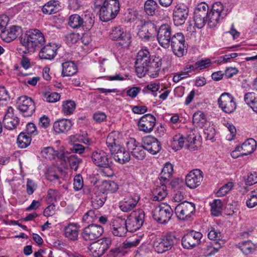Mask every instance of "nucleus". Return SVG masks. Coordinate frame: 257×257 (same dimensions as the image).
<instances>
[{
	"mask_svg": "<svg viewBox=\"0 0 257 257\" xmlns=\"http://www.w3.org/2000/svg\"><path fill=\"white\" fill-rule=\"evenodd\" d=\"M22 29L21 27L17 26H13L9 29L2 30L1 37L3 40L9 43L15 40L18 36L21 34Z\"/></svg>",
	"mask_w": 257,
	"mask_h": 257,
	"instance_id": "bb28decb",
	"label": "nucleus"
},
{
	"mask_svg": "<svg viewBox=\"0 0 257 257\" xmlns=\"http://www.w3.org/2000/svg\"><path fill=\"white\" fill-rule=\"evenodd\" d=\"M244 100L253 111L257 113V95L254 93H246L244 96Z\"/></svg>",
	"mask_w": 257,
	"mask_h": 257,
	"instance_id": "a19ab883",
	"label": "nucleus"
},
{
	"mask_svg": "<svg viewBox=\"0 0 257 257\" xmlns=\"http://www.w3.org/2000/svg\"><path fill=\"white\" fill-rule=\"evenodd\" d=\"M154 58L153 56H151L148 49H142L138 52L135 62L136 72L138 77H142L145 72V67Z\"/></svg>",
	"mask_w": 257,
	"mask_h": 257,
	"instance_id": "1a4fd4ad",
	"label": "nucleus"
},
{
	"mask_svg": "<svg viewBox=\"0 0 257 257\" xmlns=\"http://www.w3.org/2000/svg\"><path fill=\"white\" fill-rule=\"evenodd\" d=\"M60 9L61 6L58 1H50L43 6L42 10L44 14L51 15L56 13Z\"/></svg>",
	"mask_w": 257,
	"mask_h": 257,
	"instance_id": "473e14b6",
	"label": "nucleus"
},
{
	"mask_svg": "<svg viewBox=\"0 0 257 257\" xmlns=\"http://www.w3.org/2000/svg\"><path fill=\"white\" fill-rule=\"evenodd\" d=\"M145 217V212L142 209L131 213L125 220L128 231L133 232L139 229L144 224Z\"/></svg>",
	"mask_w": 257,
	"mask_h": 257,
	"instance_id": "0eeeda50",
	"label": "nucleus"
},
{
	"mask_svg": "<svg viewBox=\"0 0 257 257\" xmlns=\"http://www.w3.org/2000/svg\"><path fill=\"white\" fill-rule=\"evenodd\" d=\"M195 212V204L186 201L179 203L175 209L177 217L179 219L182 220H189Z\"/></svg>",
	"mask_w": 257,
	"mask_h": 257,
	"instance_id": "9d476101",
	"label": "nucleus"
},
{
	"mask_svg": "<svg viewBox=\"0 0 257 257\" xmlns=\"http://www.w3.org/2000/svg\"><path fill=\"white\" fill-rule=\"evenodd\" d=\"M109 38L112 41H118L121 48L127 47L131 43V35L124 31L120 26L114 27L109 32Z\"/></svg>",
	"mask_w": 257,
	"mask_h": 257,
	"instance_id": "423d86ee",
	"label": "nucleus"
},
{
	"mask_svg": "<svg viewBox=\"0 0 257 257\" xmlns=\"http://www.w3.org/2000/svg\"><path fill=\"white\" fill-rule=\"evenodd\" d=\"M51 170H53L54 172H52L51 170L49 171L47 175L48 179L51 181L58 180L62 175L63 170L59 167H54L52 168Z\"/></svg>",
	"mask_w": 257,
	"mask_h": 257,
	"instance_id": "13d9d810",
	"label": "nucleus"
},
{
	"mask_svg": "<svg viewBox=\"0 0 257 257\" xmlns=\"http://www.w3.org/2000/svg\"><path fill=\"white\" fill-rule=\"evenodd\" d=\"M202 237L201 232L191 230L182 237V245L184 248H192L200 243Z\"/></svg>",
	"mask_w": 257,
	"mask_h": 257,
	"instance_id": "dca6fc26",
	"label": "nucleus"
},
{
	"mask_svg": "<svg viewBox=\"0 0 257 257\" xmlns=\"http://www.w3.org/2000/svg\"><path fill=\"white\" fill-rule=\"evenodd\" d=\"M127 231L128 230L127 229L125 219L119 218L114 220L111 229V232L113 235L123 237L125 236Z\"/></svg>",
	"mask_w": 257,
	"mask_h": 257,
	"instance_id": "cd10ccee",
	"label": "nucleus"
},
{
	"mask_svg": "<svg viewBox=\"0 0 257 257\" xmlns=\"http://www.w3.org/2000/svg\"><path fill=\"white\" fill-rule=\"evenodd\" d=\"M74 189L76 191L82 189L84 187L83 179L80 174L76 175L73 179Z\"/></svg>",
	"mask_w": 257,
	"mask_h": 257,
	"instance_id": "680f3d73",
	"label": "nucleus"
},
{
	"mask_svg": "<svg viewBox=\"0 0 257 257\" xmlns=\"http://www.w3.org/2000/svg\"><path fill=\"white\" fill-rule=\"evenodd\" d=\"M98 215V211H97V209L89 210L84 214L82 218V220L87 223H90L97 219Z\"/></svg>",
	"mask_w": 257,
	"mask_h": 257,
	"instance_id": "6e6d98bb",
	"label": "nucleus"
},
{
	"mask_svg": "<svg viewBox=\"0 0 257 257\" xmlns=\"http://www.w3.org/2000/svg\"><path fill=\"white\" fill-rule=\"evenodd\" d=\"M246 185L251 186L257 183V173L253 172L249 173L247 176V178L244 179Z\"/></svg>",
	"mask_w": 257,
	"mask_h": 257,
	"instance_id": "69168bd1",
	"label": "nucleus"
},
{
	"mask_svg": "<svg viewBox=\"0 0 257 257\" xmlns=\"http://www.w3.org/2000/svg\"><path fill=\"white\" fill-rule=\"evenodd\" d=\"M72 126V123L70 119L63 118L54 122L53 129L57 134L66 133L71 129Z\"/></svg>",
	"mask_w": 257,
	"mask_h": 257,
	"instance_id": "c756f323",
	"label": "nucleus"
},
{
	"mask_svg": "<svg viewBox=\"0 0 257 257\" xmlns=\"http://www.w3.org/2000/svg\"><path fill=\"white\" fill-rule=\"evenodd\" d=\"M161 186H158L153 191V200L161 201H162L167 195L166 184L164 182H161Z\"/></svg>",
	"mask_w": 257,
	"mask_h": 257,
	"instance_id": "c9c22d12",
	"label": "nucleus"
},
{
	"mask_svg": "<svg viewBox=\"0 0 257 257\" xmlns=\"http://www.w3.org/2000/svg\"><path fill=\"white\" fill-rule=\"evenodd\" d=\"M241 151L245 156L252 153L256 147V141L252 139H248L240 146Z\"/></svg>",
	"mask_w": 257,
	"mask_h": 257,
	"instance_id": "f704fd0d",
	"label": "nucleus"
},
{
	"mask_svg": "<svg viewBox=\"0 0 257 257\" xmlns=\"http://www.w3.org/2000/svg\"><path fill=\"white\" fill-rule=\"evenodd\" d=\"M31 137L25 133H21L17 138V144L19 148L24 149L30 145Z\"/></svg>",
	"mask_w": 257,
	"mask_h": 257,
	"instance_id": "37998d69",
	"label": "nucleus"
},
{
	"mask_svg": "<svg viewBox=\"0 0 257 257\" xmlns=\"http://www.w3.org/2000/svg\"><path fill=\"white\" fill-rule=\"evenodd\" d=\"M76 108V104L73 100H69L63 101L62 111L65 115H71Z\"/></svg>",
	"mask_w": 257,
	"mask_h": 257,
	"instance_id": "de8ad7c7",
	"label": "nucleus"
},
{
	"mask_svg": "<svg viewBox=\"0 0 257 257\" xmlns=\"http://www.w3.org/2000/svg\"><path fill=\"white\" fill-rule=\"evenodd\" d=\"M91 157L93 163L99 167H107L108 162H110L107 154L101 150L94 151L92 153Z\"/></svg>",
	"mask_w": 257,
	"mask_h": 257,
	"instance_id": "a878e982",
	"label": "nucleus"
},
{
	"mask_svg": "<svg viewBox=\"0 0 257 257\" xmlns=\"http://www.w3.org/2000/svg\"><path fill=\"white\" fill-rule=\"evenodd\" d=\"M96 242L99 244V246L105 252L111 244V239L108 237H104L98 240Z\"/></svg>",
	"mask_w": 257,
	"mask_h": 257,
	"instance_id": "0e129e2a",
	"label": "nucleus"
},
{
	"mask_svg": "<svg viewBox=\"0 0 257 257\" xmlns=\"http://www.w3.org/2000/svg\"><path fill=\"white\" fill-rule=\"evenodd\" d=\"M233 184L232 182H228L223 185L216 192L218 197H222L226 195L232 188Z\"/></svg>",
	"mask_w": 257,
	"mask_h": 257,
	"instance_id": "e2e57ef3",
	"label": "nucleus"
},
{
	"mask_svg": "<svg viewBox=\"0 0 257 257\" xmlns=\"http://www.w3.org/2000/svg\"><path fill=\"white\" fill-rule=\"evenodd\" d=\"M189 14V8L183 3L177 4L173 11V21L176 26L184 24Z\"/></svg>",
	"mask_w": 257,
	"mask_h": 257,
	"instance_id": "f3484780",
	"label": "nucleus"
},
{
	"mask_svg": "<svg viewBox=\"0 0 257 257\" xmlns=\"http://www.w3.org/2000/svg\"><path fill=\"white\" fill-rule=\"evenodd\" d=\"M156 123V117L153 115L149 113L142 116L138 124L140 131L149 133L152 132Z\"/></svg>",
	"mask_w": 257,
	"mask_h": 257,
	"instance_id": "5701e85b",
	"label": "nucleus"
},
{
	"mask_svg": "<svg viewBox=\"0 0 257 257\" xmlns=\"http://www.w3.org/2000/svg\"><path fill=\"white\" fill-rule=\"evenodd\" d=\"M94 5L99 9L100 20L105 22L114 19L120 10L118 0H95Z\"/></svg>",
	"mask_w": 257,
	"mask_h": 257,
	"instance_id": "f03ea898",
	"label": "nucleus"
},
{
	"mask_svg": "<svg viewBox=\"0 0 257 257\" xmlns=\"http://www.w3.org/2000/svg\"><path fill=\"white\" fill-rule=\"evenodd\" d=\"M21 43L25 47V53L40 50L44 45L46 40L44 34L37 29L27 31L24 37L21 38Z\"/></svg>",
	"mask_w": 257,
	"mask_h": 257,
	"instance_id": "f257e3e1",
	"label": "nucleus"
},
{
	"mask_svg": "<svg viewBox=\"0 0 257 257\" xmlns=\"http://www.w3.org/2000/svg\"><path fill=\"white\" fill-rule=\"evenodd\" d=\"M103 232V228L97 224H91L82 230L81 236L85 241H92L98 238Z\"/></svg>",
	"mask_w": 257,
	"mask_h": 257,
	"instance_id": "4468645a",
	"label": "nucleus"
},
{
	"mask_svg": "<svg viewBox=\"0 0 257 257\" xmlns=\"http://www.w3.org/2000/svg\"><path fill=\"white\" fill-rule=\"evenodd\" d=\"M158 8L157 3L154 0H147L144 5V10L148 15L153 16Z\"/></svg>",
	"mask_w": 257,
	"mask_h": 257,
	"instance_id": "a18cd8bd",
	"label": "nucleus"
},
{
	"mask_svg": "<svg viewBox=\"0 0 257 257\" xmlns=\"http://www.w3.org/2000/svg\"><path fill=\"white\" fill-rule=\"evenodd\" d=\"M139 200L140 197L137 195L125 198L119 202V207L123 212L131 211L136 206Z\"/></svg>",
	"mask_w": 257,
	"mask_h": 257,
	"instance_id": "c85d7f7f",
	"label": "nucleus"
},
{
	"mask_svg": "<svg viewBox=\"0 0 257 257\" xmlns=\"http://www.w3.org/2000/svg\"><path fill=\"white\" fill-rule=\"evenodd\" d=\"M42 156L46 159H51L56 156L59 159V155L62 154L58 151H55L52 147H48L44 148L41 152Z\"/></svg>",
	"mask_w": 257,
	"mask_h": 257,
	"instance_id": "864d4df0",
	"label": "nucleus"
},
{
	"mask_svg": "<svg viewBox=\"0 0 257 257\" xmlns=\"http://www.w3.org/2000/svg\"><path fill=\"white\" fill-rule=\"evenodd\" d=\"M102 188L103 191L112 193L117 190L118 185L114 181H105L102 182Z\"/></svg>",
	"mask_w": 257,
	"mask_h": 257,
	"instance_id": "4d7b16f0",
	"label": "nucleus"
},
{
	"mask_svg": "<svg viewBox=\"0 0 257 257\" xmlns=\"http://www.w3.org/2000/svg\"><path fill=\"white\" fill-rule=\"evenodd\" d=\"M202 180V172L199 169H195L186 175L185 183L187 186L194 189L200 185Z\"/></svg>",
	"mask_w": 257,
	"mask_h": 257,
	"instance_id": "b1692460",
	"label": "nucleus"
},
{
	"mask_svg": "<svg viewBox=\"0 0 257 257\" xmlns=\"http://www.w3.org/2000/svg\"><path fill=\"white\" fill-rule=\"evenodd\" d=\"M157 31L156 26L151 22H146L139 28L138 35L144 42H148Z\"/></svg>",
	"mask_w": 257,
	"mask_h": 257,
	"instance_id": "a211bd4d",
	"label": "nucleus"
},
{
	"mask_svg": "<svg viewBox=\"0 0 257 257\" xmlns=\"http://www.w3.org/2000/svg\"><path fill=\"white\" fill-rule=\"evenodd\" d=\"M17 108L25 117L31 116L35 112L36 107L33 99L27 96L19 97Z\"/></svg>",
	"mask_w": 257,
	"mask_h": 257,
	"instance_id": "f8f14e48",
	"label": "nucleus"
},
{
	"mask_svg": "<svg viewBox=\"0 0 257 257\" xmlns=\"http://www.w3.org/2000/svg\"><path fill=\"white\" fill-rule=\"evenodd\" d=\"M209 7L205 3L197 5L194 12V21L198 29L203 28L207 23Z\"/></svg>",
	"mask_w": 257,
	"mask_h": 257,
	"instance_id": "9b49d317",
	"label": "nucleus"
},
{
	"mask_svg": "<svg viewBox=\"0 0 257 257\" xmlns=\"http://www.w3.org/2000/svg\"><path fill=\"white\" fill-rule=\"evenodd\" d=\"M196 137L193 133V131H188L187 137L185 138L186 142L189 143L187 144L186 146L188 149L194 151L197 149Z\"/></svg>",
	"mask_w": 257,
	"mask_h": 257,
	"instance_id": "c03bdc74",
	"label": "nucleus"
},
{
	"mask_svg": "<svg viewBox=\"0 0 257 257\" xmlns=\"http://www.w3.org/2000/svg\"><path fill=\"white\" fill-rule=\"evenodd\" d=\"M64 233L66 237L71 240H76L78 238V228L74 224L70 223L64 228Z\"/></svg>",
	"mask_w": 257,
	"mask_h": 257,
	"instance_id": "4c0bfd02",
	"label": "nucleus"
},
{
	"mask_svg": "<svg viewBox=\"0 0 257 257\" xmlns=\"http://www.w3.org/2000/svg\"><path fill=\"white\" fill-rule=\"evenodd\" d=\"M225 17V15L222 14V15L218 13H216L212 11H208L207 22L210 28H214L216 26L220 20H222Z\"/></svg>",
	"mask_w": 257,
	"mask_h": 257,
	"instance_id": "ea45409f",
	"label": "nucleus"
},
{
	"mask_svg": "<svg viewBox=\"0 0 257 257\" xmlns=\"http://www.w3.org/2000/svg\"><path fill=\"white\" fill-rule=\"evenodd\" d=\"M143 147L149 153L152 155L158 153L162 149L161 142L152 136H147L142 139Z\"/></svg>",
	"mask_w": 257,
	"mask_h": 257,
	"instance_id": "6ab92c4d",
	"label": "nucleus"
},
{
	"mask_svg": "<svg viewBox=\"0 0 257 257\" xmlns=\"http://www.w3.org/2000/svg\"><path fill=\"white\" fill-rule=\"evenodd\" d=\"M210 206L212 214L215 216H218L222 210V204L221 200L214 199L210 204Z\"/></svg>",
	"mask_w": 257,
	"mask_h": 257,
	"instance_id": "3c124183",
	"label": "nucleus"
},
{
	"mask_svg": "<svg viewBox=\"0 0 257 257\" xmlns=\"http://www.w3.org/2000/svg\"><path fill=\"white\" fill-rule=\"evenodd\" d=\"M168 184H170L172 187V188L176 189L183 190V188L184 186V183L182 179L179 178H176L171 180Z\"/></svg>",
	"mask_w": 257,
	"mask_h": 257,
	"instance_id": "774afa93",
	"label": "nucleus"
},
{
	"mask_svg": "<svg viewBox=\"0 0 257 257\" xmlns=\"http://www.w3.org/2000/svg\"><path fill=\"white\" fill-rule=\"evenodd\" d=\"M193 123L196 127H202L206 124L207 120L204 113L197 111L193 115Z\"/></svg>",
	"mask_w": 257,
	"mask_h": 257,
	"instance_id": "79ce46f5",
	"label": "nucleus"
},
{
	"mask_svg": "<svg viewBox=\"0 0 257 257\" xmlns=\"http://www.w3.org/2000/svg\"><path fill=\"white\" fill-rule=\"evenodd\" d=\"M127 148L129 152H131L132 155L135 158L139 160H143L145 156V149L143 144L140 145L138 142L134 138H131L126 143Z\"/></svg>",
	"mask_w": 257,
	"mask_h": 257,
	"instance_id": "412c9836",
	"label": "nucleus"
},
{
	"mask_svg": "<svg viewBox=\"0 0 257 257\" xmlns=\"http://www.w3.org/2000/svg\"><path fill=\"white\" fill-rule=\"evenodd\" d=\"M106 199L104 193L98 191L91 197V204L95 209H97L103 206Z\"/></svg>",
	"mask_w": 257,
	"mask_h": 257,
	"instance_id": "72a5a7b5",
	"label": "nucleus"
},
{
	"mask_svg": "<svg viewBox=\"0 0 257 257\" xmlns=\"http://www.w3.org/2000/svg\"><path fill=\"white\" fill-rule=\"evenodd\" d=\"M39 53V56L41 59L51 60L56 55L57 46L53 43H49L47 45L43 46Z\"/></svg>",
	"mask_w": 257,
	"mask_h": 257,
	"instance_id": "393cba45",
	"label": "nucleus"
},
{
	"mask_svg": "<svg viewBox=\"0 0 257 257\" xmlns=\"http://www.w3.org/2000/svg\"><path fill=\"white\" fill-rule=\"evenodd\" d=\"M162 62V59L159 57H154L146 67L142 77L148 74L152 78H155L158 76L161 70Z\"/></svg>",
	"mask_w": 257,
	"mask_h": 257,
	"instance_id": "4be33fe9",
	"label": "nucleus"
},
{
	"mask_svg": "<svg viewBox=\"0 0 257 257\" xmlns=\"http://www.w3.org/2000/svg\"><path fill=\"white\" fill-rule=\"evenodd\" d=\"M218 103L222 111L227 113L233 112L236 107L234 98L229 93H222L218 99Z\"/></svg>",
	"mask_w": 257,
	"mask_h": 257,
	"instance_id": "2eb2a0df",
	"label": "nucleus"
},
{
	"mask_svg": "<svg viewBox=\"0 0 257 257\" xmlns=\"http://www.w3.org/2000/svg\"><path fill=\"white\" fill-rule=\"evenodd\" d=\"M179 240L180 238L175 232H169L154 241V248L157 252L162 253L170 250Z\"/></svg>",
	"mask_w": 257,
	"mask_h": 257,
	"instance_id": "20e7f679",
	"label": "nucleus"
},
{
	"mask_svg": "<svg viewBox=\"0 0 257 257\" xmlns=\"http://www.w3.org/2000/svg\"><path fill=\"white\" fill-rule=\"evenodd\" d=\"M116 141L113 134L110 133L106 138V144L114 160L119 164H123L130 160V154L124 147L116 145Z\"/></svg>",
	"mask_w": 257,
	"mask_h": 257,
	"instance_id": "7ed1b4c3",
	"label": "nucleus"
},
{
	"mask_svg": "<svg viewBox=\"0 0 257 257\" xmlns=\"http://www.w3.org/2000/svg\"><path fill=\"white\" fill-rule=\"evenodd\" d=\"M173 35L172 28L170 25H162L157 31V40L159 44L165 48H168Z\"/></svg>",
	"mask_w": 257,
	"mask_h": 257,
	"instance_id": "ddd939ff",
	"label": "nucleus"
},
{
	"mask_svg": "<svg viewBox=\"0 0 257 257\" xmlns=\"http://www.w3.org/2000/svg\"><path fill=\"white\" fill-rule=\"evenodd\" d=\"M208 237L209 239L214 240V241H219L222 238L221 232L214 227L209 226L208 227Z\"/></svg>",
	"mask_w": 257,
	"mask_h": 257,
	"instance_id": "5fc2aeb1",
	"label": "nucleus"
},
{
	"mask_svg": "<svg viewBox=\"0 0 257 257\" xmlns=\"http://www.w3.org/2000/svg\"><path fill=\"white\" fill-rule=\"evenodd\" d=\"M173 211L171 206L166 203L156 206L153 212V217L161 224L167 223L171 218Z\"/></svg>",
	"mask_w": 257,
	"mask_h": 257,
	"instance_id": "6e6552de",
	"label": "nucleus"
},
{
	"mask_svg": "<svg viewBox=\"0 0 257 257\" xmlns=\"http://www.w3.org/2000/svg\"><path fill=\"white\" fill-rule=\"evenodd\" d=\"M89 249L94 257H100L105 253L99 246V244L96 242H93Z\"/></svg>",
	"mask_w": 257,
	"mask_h": 257,
	"instance_id": "bf43d9fd",
	"label": "nucleus"
},
{
	"mask_svg": "<svg viewBox=\"0 0 257 257\" xmlns=\"http://www.w3.org/2000/svg\"><path fill=\"white\" fill-rule=\"evenodd\" d=\"M173 172V167L172 164L170 163H166L159 175L160 182H164L166 184L169 183L172 179Z\"/></svg>",
	"mask_w": 257,
	"mask_h": 257,
	"instance_id": "7c9ffc66",
	"label": "nucleus"
},
{
	"mask_svg": "<svg viewBox=\"0 0 257 257\" xmlns=\"http://www.w3.org/2000/svg\"><path fill=\"white\" fill-rule=\"evenodd\" d=\"M238 247L243 253L245 255L252 252L255 249L254 244L249 240L239 243Z\"/></svg>",
	"mask_w": 257,
	"mask_h": 257,
	"instance_id": "8fccbe9b",
	"label": "nucleus"
},
{
	"mask_svg": "<svg viewBox=\"0 0 257 257\" xmlns=\"http://www.w3.org/2000/svg\"><path fill=\"white\" fill-rule=\"evenodd\" d=\"M221 247V243L219 241L210 242L204 248V253L206 256H211L217 253Z\"/></svg>",
	"mask_w": 257,
	"mask_h": 257,
	"instance_id": "58836bf2",
	"label": "nucleus"
},
{
	"mask_svg": "<svg viewBox=\"0 0 257 257\" xmlns=\"http://www.w3.org/2000/svg\"><path fill=\"white\" fill-rule=\"evenodd\" d=\"M210 11L221 15L222 14H224L225 16L227 15L226 11L224 10L222 4L220 2H216L213 4Z\"/></svg>",
	"mask_w": 257,
	"mask_h": 257,
	"instance_id": "338daca9",
	"label": "nucleus"
},
{
	"mask_svg": "<svg viewBox=\"0 0 257 257\" xmlns=\"http://www.w3.org/2000/svg\"><path fill=\"white\" fill-rule=\"evenodd\" d=\"M185 142V138L182 135H175L171 141V145L174 150H178L183 148Z\"/></svg>",
	"mask_w": 257,
	"mask_h": 257,
	"instance_id": "49530a36",
	"label": "nucleus"
},
{
	"mask_svg": "<svg viewBox=\"0 0 257 257\" xmlns=\"http://www.w3.org/2000/svg\"><path fill=\"white\" fill-rule=\"evenodd\" d=\"M248 195L246 204L248 208H251L257 205V189L251 191Z\"/></svg>",
	"mask_w": 257,
	"mask_h": 257,
	"instance_id": "052dcab7",
	"label": "nucleus"
},
{
	"mask_svg": "<svg viewBox=\"0 0 257 257\" xmlns=\"http://www.w3.org/2000/svg\"><path fill=\"white\" fill-rule=\"evenodd\" d=\"M63 77L71 76L76 73L77 67L73 61H66L62 64Z\"/></svg>",
	"mask_w": 257,
	"mask_h": 257,
	"instance_id": "2f4dec72",
	"label": "nucleus"
},
{
	"mask_svg": "<svg viewBox=\"0 0 257 257\" xmlns=\"http://www.w3.org/2000/svg\"><path fill=\"white\" fill-rule=\"evenodd\" d=\"M170 45L174 55L178 57H182L187 52L188 44L182 33L174 34L172 37Z\"/></svg>",
	"mask_w": 257,
	"mask_h": 257,
	"instance_id": "39448f33",
	"label": "nucleus"
},
{
	"mask_svg": "<svg viewBox=\"0 0 257 257\" xmlns=\"http://www.w3.org/2000/svg\"><path fill=\"white\" fill-rule=\"evenodd\" d=\"M19 122V118L17 117H4L3 121L4 126L8 130L15 128Z\"/></svg>",
	"mask_w": 257,
	"mask_h": 257,
	"instance_id": "603ef678",
	"label": "nucleus"
},
{
	"mask_svg": "<svg viewBox=\"0 0 257 257\" xmlns=\"http://www.w3.org/2000/svg\"><path fill=\"white\" fill-rule=\"evenodd\" d=\"M59 159L64 162L65 164H68L70 169L74 171H77L80 165L82 163V159L76 155L71 154L68 151L63 152L62 154H60Z\"/></svg>",
	"mask_w": 257,
	"mask_h": 257,
	"instance_id": "aec40b11",
	"label": "nucleus"
},
{
	"mask_svg": "<svg viewBox=\"0 0 257 257\" xmlns=\"http://www.w3.org/2000/svg\"><path fill=\"white\" fill-rule=\"evenodd\" d=\"M82 28L85 31L90 30L94 23V16L90 12H87L81 16Z\"/></svg>",
	"mask_w": 257,
	"mask_h": 257,
	"instance_id": "e433bc0d",
	"label": "nucleus"
},
{
	"mask_svg": "<svg viewBox=\"0 0 257 257\" xmlns=\"http://www.w3.org/2000/svg\"><path fill=\"white\" fill-rule=\"evenodd\" d=\"M68 25L73 29L82 28V20L81 16L77 14L71 15L69 18Z\"/></svg>",
	"mask_w": 257,
	"mask_h": 257,
	"instance_id": "09e8293b",
	"label": "nucleus"
}]
</instances>
